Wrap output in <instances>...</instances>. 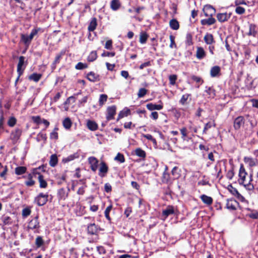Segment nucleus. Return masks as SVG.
I'll return each mask as SVG.
<instances>
[{
    "label": "nucleus",
    "instance_id": "1",
    "mask_svg": "<svg viewBox=\"0 0 258 258\" xmlns=\"http://www.w3.org/2000/svg\"><path fill=\"white\" fill-rule=\"evenodd\" d=\"M204 13L206 16H210L208 19H206L202 20V24L203 25H211L214 24L216 22V20L212 16L214 13H215V9L211 6L208 5L204 7Z\"/></svg>",
    "mask_w": 258,
    "mask_h": 258
},
{
    "label": "nucleus",
    "instance_id": "2",
    "mask_svg": "<svg viewBox=\"0 0 258 258\" xmlns=\"http://www.w3.org/2000/svg\"><path fill=\"white\" fill-rule=\"evenodd\" d=\"M48 194H44L43 193H40L35 198V202L39 206H42L44 205L48 201Z\"/></svg>",
    "mask_w": 258,
    "mask_h": 258
},
{
    "label": "nucleus",
    "instance_id": "3",
    "mask_svg": "<svg viewBox=\"0 0 258 258\" xmlns=\"http://www.w3.org/2000/svg\"><path fill=\"white\" fill-rule=\"evenodd\" d=\"M40 227L39 222L37 217H35L32 219L28 223L27 228L29 229L38 230Z\"/></svg>",
    "mask_w": 258,
    "mask_h": 258
},
{
    "label": "nucleus",
    "instance_id": "4",
    "mask_svg": "<svg viewBox=\"0 0 258 258\" xmlns=\"http://www.w3.org/2000/svg\"><path fill=\"white\" fill-rule=\"evenodd\" d=\"M88 162L90 165V168L91 170L93 171H96L98 168V160L95 157L92 156L90 157L88 159Z\"/></svg>",
    "mask_w": 258,
    "mask_h": 258
},
{
    "label": "nucleus",
    "instance_id": "5",
    "mask_svg": "<svg viewBox=\"0 0 258 258\" xmlns=\"http://www.w3.org/2000/svg\"><path fill=\"white\" fill-rule=\"evenodd\" d=\"M116 106L114 105L109 106L107 109L106 119L109 121L114 118L116 114Z\"/></svg>",
    "mask_w": 258,
    "mask_h": 258
},
{
    "label": "nucleus",
    "instance_id": "6",
    "mask_svg": "<svg viewBox=\"0 0 258 258\" xmlns=\"http://www.w3.org/2000/svg\"><path fill=\"white\" fill-rule=\"evenodd\" d=\"M21 134L22 130L19 128H16L12 132L10 138L14 142H17L19 139Z\"/></svg>",
    "mask_w": 258,
    "mask_h": 258
},
{
    "label": "nucleus",
    "instance_id": "7",
    "mask_svg": "<svg viewBox=\"0 0 258 258\" xmlns=\"http://www.w3.org/2000/svg\"><path fill=\"white\" fill-rule=\"evenodd\" d=\"M244 123V117L239 116L236 117L234 121V127L235 130H239Z\"/></svg>",
    "mask_w": 258,
    "mask_h": 258
},
{
    "label": "nucleus",
    "instance_id": "8",
    "mask_svg": "<svg viewBox=\"0 0 258 258\" xmlns=\"http://www.w3.org/2000/svg\"><path fill=\"white\" fill-rule=\"evenodd\" d=\"M231 13H219L217 15V18L220 22H224L228 21L231 17Z\"/></svg>",
    "mask_w": 258,
    "mask_h": 258
},
{
    "label": "nucleus",
    "instance_id": "9",
    "mask_svg": "<svg viewBox=\"0 0 258 258\" xmlns=\"http://www.w3.org/2000/svg\"><path fill=\"white\" fill-rule=\"evenodd\" d=\"M108 170V168L106 163L103 161L101 162L99 169V175L100 177H104L107 173Z\"/></svg>",
    "mask_w": 258,
    "mask_h": 258
},
{
    "label": "nucleus",
    "instance_id": "10",
    "mask_svg": "<svg viewBox=\"0 0 258 258\" xmlns=\"http://www.w3.org/2000/svg\"><path fill=\"white\" fill-rule=\"evenodd\" d=\"M247 173L245 170L244 168L242 165L240 166L239 171V182L240 184H244L245 181V177Z\"/></svg>",
    "mask_w": 258,
    "mask_h": 258
},
{
    "label": "nucleus",
    "instance_id": "11",
    "mask_svg": "<svg viewBox=\"0 0 258 258\" xmlns=\"http://www.w3.org/2000/svg\"><path fill=\"white\" fill-rule=\"evenodd\" d=\"M99 228L97 225L94 223L90 224L88 226V233L90 235H96L98 233Z\"/></svg>",
    "mask_w": 258,
    "mask_h": 258
},
{
    "label": "nucleus",
    "instance_id": "12",
    "mask_svg": "<svg viewBox=\"0 0 258 258\" xmlns=\"http://www.w3.org/2000/svg\"><path fill=\"white\" fill-rule=\"evenodd\" d=\"M25 57L23 56H21L19 58V62L17 65V72L20 76L23 72L24 68H22L24 63Z\"/></svg>",
    "mask_w": 258,
    "mask_h": 258
},
{
    "label": "nucleus",
    "instance_id": "13",
    "mask_svg": "<svg viewBox=\"0 0 258 258\" xmlns=\"http://www.w3.org/2000/svg\"><path fill=\"white\" fill-rule=\"evenodd\" d=\"M174 213V207L172 206H168L165 210L163 211L162 216L164 217V219H166L168 216L173 214Z\"/></svg>",
    "mask_w": 258,
    "mask_h": 258
},
{
    "label": "nucleus",
    "instance_id": "14",
    "mask_svg": "<svg viewBox=\"0 0 258 258\" xmlns=\"http://www.w3.org/2000/svg\"><path fill=\"white\" fill-rule=\"evenodd\" d=\"M147 108L150 110H161L163 108V106L162 104H155L152 103H148L146 105Z\"/></svg>",
    "mask_w": 258,
    "mask_h": 258
},
{
    "label": "nucleus",
    "instance_id": "15",
    "mask_svg": "<svg viewBox=\"0 0 258 258\" xmlns=\"http://www.w3.org/2000/svg\"><path fill=\"white\" fill-rule=\"evenodd\" d=\"M8 171V166L6 165L4 166L0 162V177L3 178L4 179H6Z\"/></svg>",
    "mask_w": 258,
    "mask_h": 258
},
{
    "label": "nucleus",
    "instance_id": "16",
    "mask_svg": "<svg viewBox=\"0 0 258 258\" xmlns=\"http://www.w3.org/2000/svg\"><path fill=\"white\" fill-rule=\"evenodd\" d=\"M196 55L198 59H202L206 56V53L203 47H198L197 48Z\"/></svg>",
    "mask_w": 258,
    "mask_h": 258
},
{
    "label": "nucleus",
    "instance_id": "17",
    "mask_svg": "<svg viewBox=\"0 0 258 258\" xmlns=\"http://www.w3.org/2000/svg\"><path fill=\"white\" fill-rule=\"evenodd\" d=\"M64 54V52L61 51L60 53L56 54L53 62L51 64V69L54 70L56 68V65L59 63L60 60L62 56Z\"/></svg>",
    "mask_w": 258,
    "mask_h": 258
},
{
    "label": "nucleus",
    "instance_id": "18",
    "mask_svg": "<svg viewBox=\"0 0 258 258\" xmlns=\"http://www.w3.org/2000/svg\"><path fill=\"white\" fill-rule=\"evenodd\" d=\"M237 204L238 203L235 200H228L227 202L226 207L228 209L234 210L236 209Z\"/></svg>",
    "mask_w": 258,
    "mask_h": 258
},
{
    "label": "nucleus",
    "instance_id": "19",
    "mask_svg": "<svg viewBox=\"0 0 258 258\" xmlns=\"http://www.w3.org/2000/svg\"><path fill=\"white\" fill-rule=\"evenodd\" d=\"M181 134V139L184 141H189L191 138L188 137V131L185 127H182L180 129Z\"/></svg>",
    "mask_w": 258,
    "mask_h": 258
},
{
    "label": "nucleus",
    "instance_id": "20",
    "mask_svg": "<svg viewBox=\"0 0 258 258\" xmlns=\"http://www.w3.org/2000/svg\"><path fill=\"white\" fill-rule=\"evenodd\" d=\"M87 79L91 82H95L99 80V76L93 72H91L88 74Z\"/></svg>",
    "mask_w": 258,
    "mask_h": 258
},
{
    "label": "nucleus",
    "instance_id": "21",
    "mask_svg": "<svg viewBox=\"0 0 258 258\" xmlns=\"http://www.w3.org/2000/svg\"><path fill=\"white\" fill-rule=\"evenodd\" d=\"M131 114V110L128 108L125 107L122 110L119 112L117 120L118 121L120 119L127 116Z\"/></svg>",
    "mask_w": 258,
    "mask_h": 258
},
{
    "label": "nucleus",
    "instance_id": "22",
    "mask_svg": "<svg viewBox=\"0 0 258 258\" xmlns=\"http://www.w3.org/2000/svg\"><path fill=\"white\" fill-rule=\"evenodd\" d=\"M221 69L219 66L212 67L210 71V75L212 77H216L220 76Z\"/></svg>",
    "mask_w": 258,
    "mask_h": 258
},
{
    "label": "nucleus",
    "instance_id": "23",
    "mask_svg": "<svg viewBox=\"0 0 258 258\" xmlns=\"http://www.w3.org/2000/svg\"><path fill=\"white\" fill-rule=\"evenodd\" d=\"M204 40L205 43L209 45H211L215 42L213 36L210 33H207L204 37Z\"/></svg>",
    "mask_w": 258,
    "mask_h": 258
},
{
    "label": "nucleus",
    "instance_id": "24",
    "mask_svg": "<svg viewBox=\"0 0 258 258\" xmlns=\"http://www.w3.org/2000/svg\"><path fill=\"white\" fill-rule=\"evenodd\" d=\"M69 191V188H68L67 191L63 188L59 189L58 191V195L59 198L60 199L65 200L68 196Z\"/></svg>",
    "mask_w": 258,
    "mask_h": 258
},
{
    "label": "nucleus",
    "instance_id": "25",
    "mask_svg": "<svg viewBox=\"0 0 258 258\" xmlns=\"http://www.w3.org/2000/svg\"><path fill=\"white\" fill-rule=\"evenodd\" d=\"M205 92L206 93L205 95L208 98H213L215 96V91L212 87H206Z\"/></svg>",
    "mask_w": 258,
    "mask_h": 258
},
{
    "label": "nucleus",
    "instance_id": "26",
    "mask_svg": "<svg viewBox=\"0 0 258 258\" xmlns=\"http://www.w3.org/2000/svg\"><path fill=\"white\" fill-rule=\"evenodd\" d=\"M121 6V4L119 0H112L110 2V8L113 11H117Z\"/></svg>",
    "mask_w": 258,
    "mask_h": 258
},
{
    "label": "nucleus",
    "instance_id": "27",
    "mask_svg": "<svg viewBox=\"0 0 258 258\" xmlns=\"http://www.w3.org/2000/svg\"><path fill=\"white\" fill-rule=\"evenodd\" d=\"M169 26L174 30H177L179 28V22L175 19H172L169 21Z\"/></svg>",
    "mask_w": 258,
    "mask_h": 258
},
{
    "label": "nucleus",
    "instance_id": "28",
    "mask_svg": "<svg viewBox=\"0 0 258 258\" xmlns=\"http://www.w3.org/2000/svg\"><path fill=\"white\" fill-rule=\"evenodd\" d=\"M79 157V154L78 153H74L73 154L70 155L66 158H64L62 159V162L64 163H67Z\"/></svg>",
    "mask_w": 258,
    "mask_h": 258
},
{
    "label": "nucleus",
    "instance_id": "29",
    "mask_svg": "<svg viewBox=\"0 0 258 258\" xmlns=\"http://www.w3.org/2000/svg\"><path fill=\"white\" fill-rule=\"evenodd\" d=\"M97 19L95 18H93L89 25L88 30L89 31H93L96 28L97 26Z\"/></svg>",
    "mask_w": 258,
    "mask_h": 258
},
{
    "label": "nucleus",
    "instance_id": "30",
    "mask_svg": "<svg viewBox=\"0 0 258 258\" xmlns=\"http://www.w3.org/2000/svg\"><path fill=\"white\" fill-rule=\"evenodd\" d=\"M87 126L88 128L91 131H96L98 128L97 124L94 121L89 120L87 122Z\"/></svg>",
    "mask_w": 258,
    "mask_h": 258
},
{
    "label": "nucleus",
    "instance_id": "31",
    "mask_svg": "<svg viewBox=\"0 0 258 258\" xmlns=\"http://www.w3.org/2000/svg\"><path fill=\"white\" fill-rule=\"evenodd\" d=\"M167 170L168 168L166 166L162 175V181L163 182L168 183L170 181V175L167 172Z\"/></svg>",
    "mask_w": 258,
    "mask_h": 258
},
{
    "label": "nucleus",
    "instance_id": "32",
    "mask_svg": "<svg viewBox=\"0 0 258 258\" xmlns=\"http://www.w3.org/2000/svg\"><path fill=\"white\" fill-rule=\"evenodd\" d=\"M201 199L206 204L210 205L213 203V199L211 197L207 196L205 195H203L201 196Z\"/></svg>",
    "mask_w": 258,
    "mask_h": 258
},
{
    "label": "nucleus",
    "instance_id": "33",
    "mask_svg": "<svg viewBox=\"0 0 258 258\" xmlns=\"http://www.w3.org/2000/svg\"><path fill=\"white\" fill-rule=\"evenodd\" d=\"M135 154L138 157L145 159L146 157V153L141 148H138L135 149Z\"/></svg>",
    "mask_w": 258,
    "mask_h": 258
},
{
    "label": "nucleus",
    "instance_id": "34",
    "mask_svg": "<svg viewBox=\"0 0 258 258\" xmlns=\"http://www.w3.org/2000/svg\"><path fill=\"white\" fill-rule=\"evenodd\" d=\"M42 77V75L40 74L33 73L28 77L29 80L33 81L35 82H38Z\"/></svg>",
    "mask_w": 258,
    "mask_h": 258
},
{
    "label": "nucleus",
    "instance_id": "35",
    "mask_svg": "<svg viewBox=\"0 0 258 258\" xmlns=\"http://www.w3.org/2000/svg\"><path fill=\"white\" fill-rule=\"evenodd\" d=\"M38 181L40 188H46L47 186V182L44 180V177L41 174H38Z\"/></svg>",
    "mask_w": 258,
    "mask_h": 258
},
{
    "label": "nucleus",
    "instance_id": "36",
    "mask_svg": "<svg viewBox=\"0 0 258 258\" xmlns=\"http://www.w3.org/2000/svg\"><path fill=\"white\" fill-rule=\"evenodd\" d=\"M227 189L228 191L233 196L239 198L240 197H241V195L238 192L237 190L233 187L231 185H229L228 186Z\"/></svg>",
    "mask_w": 258,
    "mask_h": 258
},
{
    "label": "nucleus",
    "instance_id": "37",
    "mask_svg": "<svg viewBox=\"0 0 258 258\" xmlns=\"http://www.w3.org/2000/svg\"><path fill=\"white\" fill-rule=\"evenodd\" d=\"M257 34V32L256 31V26L254 24H250L249 27V32L248 33V35L249 36H253V37H255Z\"/></svg>",
    "mask_w": 258,
    "mask_h": 258
},
{
    "label": "nucleus",
    "instance_id": "38",
    "mask_svg": "<svg viewBox=\"0 0 258 258\" xmlns=\"http://www.w3.org/2000/svg\"><path fill=\"white\" fill-rule=\"evenodd\" d=\"M62 124L66 129L69 130L72 125V122L70 118L67 117L63 120Z\"/></svg>",
    "mask_w": 258,
    "mask_h": 258
},
{
    "label": "nucleus",
    "instance_id": "39",
    "mask_svg": "<svg viewBox=\"0 0 258 258\" xmlns=\"http://www.w3.org/2000/svg\"><path fill=\"white\" fill-rule=\"evenodd\" d=\"M58 162L57 157L55 154H53L50 156L49 165L51 167H54Z\"/></svg>",
    "mask_w": 258,
    "mask_h": 258
},
{
    "label": "nucleus",
    "instance_id": "40",
    "mask_svg": "<svg viewBox=\"0 0 258 258\" xmlns=\"http://www.w3.org/2000/svg\"><path fill=\"white\" fill-rule=\"evenodd\" d=\"M97 57V54L96 51H92L90 52L89 55L87 57V60L88 61L92 62L96 59Z\"/></svg>",
    "mask_w": 258,
    "mask_h": 258
},
{
    "label": "nucleus",
    "instance_id": "41",
    "mask_svg": "<svg viewBox=\"0 0 258 258\" xmlns=\"http://www.w3.org/2000/svg\"><path fill=\"white\" fill-rule=\"evenodd\" d=\"M21 41H23V42L25 45H28L30 43V42L32 40L29 37L28 35H25V34H21Z\"/></svg>",
    "mask_w": 258,
    "mask_h": 258
},
{
    "label": "nucleus",
    "instance_id": "42",
    "mask_svg": "<svg viewBox=\"0 0 258 258\" xmlns=\"http://www.w3.org/2000/svg\"><path fill=\"white\" fill-rule=\"evenodd\" d=\"M27 168L24 166H19L15 168V173L17 175H22L25 173Z\"/></svg>",
    "mask_w": 258,
    "mask_h": 258
},
{
    "label": "nucleus",
    "instance_id": "43",
    "mask_svg": "<svg viewBox=\"0 0 258 258\" xmlns=\"http://www.w3.org/2000/svg\"><path fill=\"white\" fill-rule=\"evenodd\" d=\"M148 36L145 32H141L140 35V42L142 44H144L146 43Z\"/></svg>",
    "mask_w": 258,
    "mask_h": 258
},
{
    "label": "nucleus",
    "instance_id": "44",
    "mask_svg": "<svg viewBox=\"0 0 258 258\" xmlns=\"http://www.w3.org/2000/svg\"><path fill=\"white\" fill-rule=\"evenodd\" d=\"M112 206L111 205H109V206H108L105 211H104V215H105V216L106 217V218L109 221H111V218L109 216V213H110V212L111 211V210H112Z\"/></svg>",
    "mask_w": 258,
    "mask_h": 258
},
{
    "label": "nucleus",
    "instance_id": "45",
    "mask_svg": "<svg viewBox=\"0 0 258 258\" xmlns=\"http://www.w3.org/2000/svg\"><path fill=\"white\" fill-rule=\"evenodd\" d=\"M212 126H215V123L214 121L212 122L210 121L207 123L205 124L204 128L203 130V134H206L207 130L210 128Z\"/></svg>",
    "mask_w": 258,
    "mask_h": 258
},
{
    "label": "nucleus",
    "instance_id": "46",
    "mask_svg": "<svg viewBox=\"0 0 258 258\" xmlns=\"http://www.w3.org/2000/svg\"><path fill=\"white\" fill-rule=\"evenodd\" d=\"M44 243V241L41 236H38L35 240V244L37 247H41Z\"/></svg>",
    "mask_w": 258,
    "mask_h": 258
},
{
    "label": "nucleus",
    "instance_id": "47",
    "mask_svg": "<svg viewBox=\"0 0 258 258\" xmlns=\"http://www.w3.org/2000/svg\"><path fill=\"white\" fill-rule=\"evenodd\" d=\"M107 96L106 94H101L100 95L99 103V105L102 106L103 105L105 102L107 101Z\"/></svg>",
    "mask_w": 258,
    "mask_h": 258
},
{
    "label": "nucleus",
    "instance_id": "48",
    "mask_svg": "<svg viewBox=\"0 0 258 258\" xmlns=\"http://www.w3.org/2000/svg\"><path fill=\"white\" fill-rule=\"evenodd\" d=\"M46 139H47L46 134H43L42 133H39L37 135V137H36V140L38 142L41 141V140H44V141H45L46 140Z\"/></svg>",
    "mask_w": 258,
    "mask_h": 258
},
{
    "label": "nucleus",
    "instance_id": "49",
    "mask_svg": "<svg viewBox=\"0 0 258 258\" xmlns=\"http://www.w3.org/2000/svg\"><path fill=\"white\" fill-rule=\"evenodd\" d=\"M114 160L120 163H123L125 161L124 156L120 153H117L114 158Z\"/></svg>",
    "mask_w": 258,
    "mask_h": 258
},
{
    "label": "nucleus",
    "instance_id": "50",
    "mask_svg": "<svg viewBox=\"0 0 258 258\" xmlns=\"http://www.w3.org/2000/svg\"><path fill=\"white\" fill-rule=\"evenodd\" d=\"M177 170L178 168L176 166H175L173 168L171 171V173L174 177V179H177L180 176V174L179 172H177Z\"/></svg>",
    "mask_w": 258,
    "mask_h": 258
},
{
    "label": "nucleus",
    "instance_id": "51",
    "mask_svg": "<svg viewBox=\"0 0 258 258\" xmlns=\"http://www.w3.org/2000/svg\"><path fill=\"white\" fill-rule=\"evenodd\" d=\"M190 96V94H184L182 96L180 101H179V102L182 104V105H184L187 101V100L188 99V97Z\"/></svg>",
    "mask_w": 258,
    "mask_h": 258
},
{
    "label": "nucleus",
    "instance_id": "52",
    "mask_svg": "<svg viewBox=\"0 0 258 258\" xmlns=\"http://www.w3.org/2000/svg\"><path fill=\"white\" fill-rule=\"evenodd\" d=\"M143 136L148 140L151 141L154 145H157V142L155 138L153 137L150 134H144Z\"/></svg>",
    "mask_w": 258,
    "mask_h": 258
},
{
    "label": "nucleus",
    "instance_id": "53",
    "mask_svg": "<svg viewBox=\"0 0 258 258\" xmlns=\"http://www.w3.org/2000/svg\"><path fill=\"white\" fill-rule=\"evenodd\" d=\"M61 96V93H57L54 96V97L51 99L50 104L56 102L59 99Z\"/></svg>",
    "mask_w": 258,
    "mask_h": 258
},
{
    "label": "nucleus",
    "instance_id": "54",
    "mask_svg": "<svg viewBox=\"0 0 258 258\" xmlns=\"http://www.w3.org/2000/svg\"><path fill=\"white\" fill-rule=\"evenodd\" d=\"M177 77L176 75H171L169 77V83L171 85L175 84Z\"/></svg>",
    "mask_w": 258,
    "mask_h": 258
},
{
    "label": "nucleus",
    "instance_id": "55",
    "mask_svg": "<svg viewBox=\"0 0 258 258\" xmlns=\"http://www.w3.org/2000/svg\"><path fill=\"white\" fill-rule=\"evenodd\" d=\"M2 221L5 225H10L12 224V220L9 216H3L2 217Z\"/></svg>",
    "mask_w": 258,
    "mask_h": 258
},
{
    "label": "nucleus",
    "instance_id": "56",
    "mask_svg": "<svg viewBox=\"0 0 258 258\" xmlns=\"http://www.w3.org/2000/svg\"><path fill=\"white\" fill-rule=\"evenodd\" d=\"M147 93V90L145 88H141L139 89L138 93V96L139 98L144 97Z\"/></svg>",
    "mask_w": 258,
    "mask_h": 258
},
{
    "label": "nucleus",
    "instance_id": "57",
    "mask_svg": "<svg viewBox=\"0 0 258 258\" xmlns=\"http://www.w3.org/2000/svg\"><path fill=\"white\" fill-rule=\"evenodd\" d=\"M57 128H55L50 134V138L51 139L57 140L58 139V133L56 132Z\"/></svg>",
    "mask_w": 258,
    "mask_h": 258
},
{
    "label": "nucleus",
    "instance_id": "58",
    "mask_svg": "<svg viewBox=\"0 0 258 258\" xmlns=\"http://www.w3.org/2000/svg\"><path fill=\"white\" fill-rule=\"evenodd\" d=\"M170 40V44L169 45V47L171 48H176V45L175 43V37L172 35H170L169 36Z\"/></svg>",
    "mask_w": 258,
    "mask_h": 258
},
{
    "label": "nucleus",
    "instance_id": "59",
    "mask_svg": "<svg viewBox=\"0 0 258 258\" xmlns=\"http://www.w3.org/2000/svg\"><path fill=\"white\" fill-rule=\"evenodd\" d=\"M87 67L88 65L87 64L80 62L76 64L75 68L77 70H82Z\"/></svg>",
    "mask_w": 258,
    "mask_h": 258
},
{
    "label": "nucleus",
    "instance_id": "60",
    "mask_svg": "<svg viewBox=\"0 0 258 258\" xmlns=\"http://www.w3.org/2000/svg\"><path fill=\"white\" fill-rule=\"evenodd\" d=\"M40 30V28H35L32 30L30 34L28 36L32 40L34 36H35Z\"/></svg>",
    "mask_w": 258,
    "mask_h": 258
},
{
    "label": "nucleus",
    "instance_id": "61",
    "mask_svg": "<svg viewBox=\"0 0 258 258\" xmlns=\"http://www.w3.org/2000/svg\"><path fill=\"white\" fill-rule=\"evenodd\" d=\"M186 44L188 46L191 45L192 44V36L189 33L186 34Z\"/></svg>",
    "mask_w": 258,
    "mask_h": 258
},
{
    "label": "nucleus",
    "instance_id": "62",
    "mask_svg": "<svg viewBox=\"0 0 258 258\" xmlns=\"http://www.w3.org/2000/svg\"><path fill=\"white\" fill-rule=\"evenodd\" d=\"M16 121H17V120L14 117H11L8 121V124L10 126L13 127L16 123Z\"/></svg>",
    "mask_w": 258,
    "mask_h": 258
},
{
    "label": "nucleus",
    "instance_id": "63",
    "mask_svg": "<svg viewBox=\"0 0 258 258\" xmlns=\"http://www.w3.org/2000/svg\"><path fill=\"white\" fill-rule=\"evenodd\" d=\"M245 9L242 7L238 6L235 9V12L239 15L243 14L245 13Z\"/></svg>",
    "mask_w": 258,
    "mask_h": 258
},
{
    "label": "nucleus",
    "instance_id": "64",
    "mask_svg": "<svg viewBox=\"0 0 258 258\" xmlns=\"http://www.w3.org/2000/svg\"><path fill=\"white\" fill-rule=\"evenodd\" d=\"M30 214L31 210L28 208H24L22 210V216L24 217L28 216L29 215H30Z\"/></svg>",
    "mask_w": 258,
    "mask_h": 258
}]
</instances>
